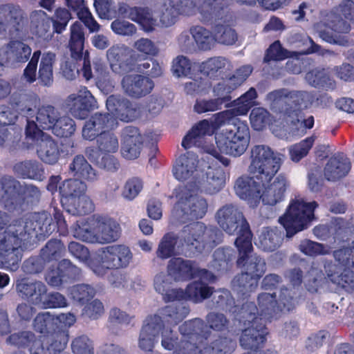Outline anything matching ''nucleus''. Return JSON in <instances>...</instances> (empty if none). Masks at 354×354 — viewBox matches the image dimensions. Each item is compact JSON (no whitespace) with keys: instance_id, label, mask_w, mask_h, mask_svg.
<instances>
[{"instance_id":"6e6552de","label":"nucleus","mask_w":354,"mask_h":354,"mask_svg":"<svg viewBox=\"0 0 354 354\" xmlns=\"http://www.w3.org/2000/svg\"><path fill=\"white\" fill-rule=\"evenodd\" d=\"M254 312L257 313L254 301H247L241 306L238 319L248 327L242 330L239 342L244 349L258 352L266 342L268 331L266 322L257 319Z\"/></svg>"},{"instance_id":"ea45409f","label":"nucleus","mask_w":354,"mask_h":354,"mask_svg":"<svg viewBox=\"0 0 354 354\" xmlns=\"http://www.w3.org/2000/svg\"><path fill=\"white\" fill-rule=\"evenodd\" d=\"M30 26L32 32L38 37H48L50 34V19L46 12L36 10L30 15Z\"/></svg>"},{"instance_id":"6e6d98bb","label":"nucleus","mask_w":354,"mask_h":354,"mask_svg":"<svg viewBox=\"0 0 354 354\" xmlns=\"http://www.w3.org/2000/svg\"><path fill=\"white\" fill-rule=\"evenodd\" d=\"M282 241L281 233L270 228H266L259 236L260 247L266 252L274 251L280 246Z\"/></svg>"},{"instance_id":"39448f33","label":"nucleus","mask_w":354,"mask_h":354,"mask_svg":"<svg viewBox=\"0 0 354 354\" xmlns=\"http://www.w3.org/2000/svg\"><path fill=\"white\" fill-rule=\"evenodd\" d=\"M250 140V129L246 122L236 120L232 128L226 129L221 139L214 144L203 145L202 149L204 153L209 156V158L216 160L223 165L227 166L230 160L222 156L221 153L238 157L247 149Z\"/></svg>"},{"instance_id":"20e7f679","label":"nucleus","mask_w":354,"mask_h":354,"mask_svg":"<svg viewBox=\"0 0 354 354\" xmlns=\"http://www.w3.org/2000/svg\"><path fill=\"white\" fill-rule=\"evenodd\" d=\"M216 219L220 227L227 234H236L234 245L238 251V265H243L253 251V233L243 213L233 204H226L218 209Z\"/></svg>"},{"instance_id":"79ce46f5","label":"nucleus","mask_w":354,"mask_h":354,"mask_svg":"<svg viewBox=\"0 0 354 354\" xmlns=\"http://www.w3.org/2000/svg\"><path fill=\"white\" fill-rule=\"evenodd\" d=\"M257 97V93L254 88H250L247 92L232 102L233 108L227 109L230 111L231 116L234 118L239 115H246L254 104V100Z\"/></svg>"},{"instance_id":"f03ea898","label":"nucleus","mask_w":354,"mask_h":354,"mask_svg":"<svg viewBox=\"0 0 354 354\" xmlns=\"http://www.w3.org/2000/svg\"><path fill=\"white\" fill-rule=\"evenodd\" d=\"M281 156L268 146L254 145L251 149L248 167L251 176H241L236 179L234 184L236 195L249 203H259L263 185L272 180L282 165Z\"/></svg>"},{"instance_id":"5701e85b","label":"nucleus","mask_w":354,"mask_h":354,"mask_svg":"<svg viewBox=\"0 0 354 354\" xmlns=\"http://www.w3.org/2000/svg\"><path fill=\"white\" fill-rule=\"evenodd\" d=\"M122 57L123 50L119 47L112 46L107 50L109 60L118 64L120 68H124L127 72L138 71L146 73V71H149L150 63L149 62H144L142 64H138V58L139 57L138 54L133 53L125 59Z\"/></svg>"},{"instance_id":"f704fd0d","label":"nucleus","mask_w":354,"mask_h":354,"mask_svg":"<svg viewBox=\"0 0 354 354\" xmlns=\"http://www.w3.org/2000/svg\"><path fill=\"white\" fill-rule=\"evenodd\" d=\"M7 58L15 63H26L30 58L32 49L29 45L18 39H10L6 45Z\"/></svg>"},{"instance_id":"864d4df0","label":"nucleus","mask_w":354,"mask_h":354,"mask_svg":"<svg viewBox=\"0 0 354 354\" xmlns=\"http://www.w3.org/2000/svg\"><path fill=\"white\" fill-rule=\"evenodd\" d=\"M102 131L96 140V145L101 153L109 155L118 151L119 142L117 136L112 131Z\"/></svg>"},{"instance_id":"a19ab883","label":"nucleus","mask_w":354,"mask_h":354,"mask_svg":"<svg viewBox=\"0 0 354 354\" xmlns=\"http://www.w3.org/2000/svg\"><path fill=\"white\" fill-rule=\"evenodd\" d=\"M208 171L205 174V179L201 182V185L205 192L210 194L218 192L225 185V179L224 173L221 169H213L208 166Z\"/></svg>"},{"instance_id":"7ed1b4c3","label":"nucleus","mask_w":354,"mask_h":354,"mask_svg":"<svg viewBox=\"0 0 354 354\" xmlns=\"http://www.w3.org/2000/svg\"><path fill=\"white\" fill-rule=\"evenodd\" d=\"M56 231L60 236H66L68 229L61 211L55 209L53 218L46 211L33 212L14 220L3 234H0L7 241L21 245L23 241L28 239L32 232L39 239H45Z\"/></svg>"},{"instance_id":"6ab92c4d","label":"nucleus","mask_w":354,"mask_h":354,"mask_svg":"<svg viewBox=\"0 0 354 354\" xmlns=\"http://www.w3.org/2000/svg\"><path fill=\"white\" fill-rule=\"evenodd\" d=\"M122 86L129 96L140 98L151 92L154 83L151 79L142 75H126L122 80Z\"/></svg>"},{"instance_id":"37998d69","label":"nucleus","mask_w":354,"mask_h":354,"mask_svg":"<svg viewBox=\"0 0 354 354\" xmlns=\"http://www.w3.org/2000/svg\"><path fill=\"white\" fill-rule=\"evenodd\" d=\"M120 226L115 221L111 218L104 219L99 225V243L114 242L120 238Z\"/></svg>"},{"instance_id":"f8f14e48","label":"nucleus","mask_w":354,"mask_h":354,"mask_svg":"<svg viewBox=\"0 0 354 354\" xmlns=\"http://www.w3.org/2000/svg\"><path fill=\"white\" fill-rule=\"evenodd\" d=\"M258 306L255 304L257 313L254 317L261 319L262 322H271L273 316L277 313L279 308L280 310L290 311L295 308V299L290 295L288 288L283 287L281 288L279 300H277L275 292H261L257 297Z\"/></svg>"},{"instance_id":"1a4fd4ad","label":"nucleus","mask_w":354,"mask_h":354,"mask_svg":"<svg viewBox=\"0 0 354 354\" xmlns=\"http://www.w3.org/2000/svg\"><path fill=\"white\" fill-rule=\"evenodd\" d=\"M354 11V0H343L338 7L328 12L324 17L325 29L319 30L320 37L329 44L346 46L348 39L346 35L351 30L347 12Z\"/></svg>"},{"instance_id":"774afa93","label":"nucleus","mask_w":354,"mask_h":354,"mask_svg":"<svg viewBox=\"0 0 354 354\" xmlns=\"http://www.w3.org/2000/svg\"><path fill=\"white\" fill-rule=\"evenodd\" d=\"M299 249L303 254L310 257L330 254V250L324 244L309 239L302 241L299 245Z\"/></svg>"},{"instance_id":"bf43d9fd","label":"nucleus","mask_w":354,"mask_h":354,"mask_svg":"<svg viewBox=\"0 0 354 354\" xmlns=\"http://www.w3.org/2000/svg\"><path fill=\"white\" fill-rule=\"evenodd\" d=\"M213 267L218 272H225L232 266V254L229 249L217 248L213 254Z\"/></svg>"},{"instance_id":"0eeeda50","label":"nucleus","mask_w":354,"mask_h":354,"mask_svg":"<svg viewBox=\"0 0 354 354\" xmlns=\"http://www.w3.org/2000/svg\"><path fill=\"white\" fill-rule=\"evenodd\" d=\"M3 192L0 202L5 209L17 215L39 203L41 193L39 189L32 184L20 182L10 176H4L0 180Z\"/></svg>"},{"instance_id":"dca6fc26","label":"nucleus","mask_w":354,"mask_h":354,"mask_svg":"<svg viewBox=\"0 0 354 354\" xmlns=\"http://www.w3.org/2000/svg\"><path fill=\"white\" fill-rule=\"evenodd\" d=\"M272 180L263 185L261 191V200L264 205H275L283 201L286 193L290 187V182L283 174L274 176Z\"/></svg>"},{"instance_id":"9b49d317","label":"nucleus","mask_w":354,"mask_h":354,"mask_svg":"<svg viewBox=\"0 0 354 354\" xmlns=\"http://www.w3.org/2000/svg\"><path fill=\"white\" fill-rule=\"evenodd\" d=\"M317 207L316 201L306 203L302 200H292L279 220L286 231V236L292 237L306 229L314 218V212Z\"/></svg>"},{"instance_id":"58836bf2","label":"nucleus","mask_w":354,"mask_h":354,"mask_svg":"<svg viewBox=\"0 0 354 354\" xmlns=\"http://www.w3.org/2000/svg\"><path fill=\"white\" fill-rule=\"evenodd\" d=\"M289 102L294 106V109H306L310 108L315 101L322 100L326 95H317L315 92L307 91H288Z\"/></svg>"},{"instance_id":"4d7b16f0","label":"nucleus","mask_w":354,"mask_h":354,"mask_svg":"<svg viewBox=\"0 0 354 354\" xmlns=\"http://www.w3.org/2000/svg\"><path fill=\"white\" fill-rule=\"evenodd\" d=\"M251 253L252 252L248 254V257L243 265L239 266L237 263L236 265L239 268L245 267V272L259 281L266 270V263L260 256L257 254L250 256Z\"/></svg>"},{"instance_id":"2eb2a0df","label":"nucleus","mask_w":354,"mask_h":354,"mask_svg":"<svg viewBox=\"0 0 354 354\" xmlns=\"http://www.w3.org/2000/svg\"><path fill=\"white\" fill-rule=\"evenodd\" d=\"M182 335L173 354H196L198 345L196 341L199 337V318L185 322L179 326Z\"/></svg>"},{"instance_id":"f3484780","label":"nucleus","mask_w":354,"mask_h":354,"mask_svg":"<svg viewBox=\"0 0 354 354\" xmlns=\"http://www.w3.org/2000/svg\"><path fill=\"white\" fill-rule=\"evenodd\" d=\"M199 0H180L175 4L174 1L169 0V6L162 11L160 21L166 26L175 24L180 15L190 16L195 15L199 9Z\"/></svg>"},{"instance_id":"338daca9","label":"nucleus","mask_w":354,"mask_h":354,"mask_svg":"<svg viewBox=\"0 0 354 354\" xmlns=\"http://www.w3.org/2000/svg\"><path fill=\"white\" fill-rule=\"evenodd\" d=\"M290 57H292L291 51L284 48L280 41L277 40L271 44L266 50L264 62H270V61H283Z\"/></svg>"},{"instance_id":"7c9ffc66","label":"nucleus","mask_w":354,"mask_h":354,"mask_svg":"<svg viewBox=\"0 0 354 354\" xmlns=\"http://www.w3.org/2000/svg\"><path fill=\"white\" fill-rule=\"evenodd\" d=\"M165 302L175 301L193 300L195 303L199 301V280L194 281L187 285L185 290L182 288H169L162 295Z\"/></svg>"},{"instance_id":"052dcab7","label":"nucleus","mask_w":354,"mask_h":354,"mask_svg":"<svg viewBox=\"0 0 354 354\" xmlns=\"http://www.w3.org/2000/svg\"><path fill=\"white\" fill-rule=\"evenodd\" d=\"M75 129L76 124L72 118L68 116H59L52 128V132L57 137L68 138L74 133Z\"/></svg>"},{"instance_id":"c756f323","label":"nucleus","mask_w":354,"mask_h":354,"mask_svg":"<svg viewBox=\"0 0 354 354\" xmlns=\"http://www.w3.org/2000/svg\"><path fill=\"white\" fill-rule=\"evenodd\" d=\"M35 330L42 335L40 337L55 339V335L59 332H65L64 330H59L55 320V315L49 312L40 313L37 315L33 322Z\"/></svg>"},{"instance_id":"c9c22d12","label":"nucleus","mask_w":354,"mask_h":354,"mask_svg":"<svg viewBox=\"0 0 354 354\" xmlns=\"http://www.w3.org/2000/svg\"><path fill=\"white\" fill-rule=\"evenodd\" d=\"M305 79L315 88L333 89L335 86V82L330 77L328 69L322 67H316L308 71Z\"/></svg>"},{"instance_id":"423d86ee","label":"nucleus","mask_w":354,"mask_h":354,"mask_svg":"<svg viewBox=\"0 0 354 354\" xmlns=\"http://www.w3.org/2000/svg\"><path fill=\"white\" fill-rule=\"evenodd\" d=\"M189 307L183 303L166 306L156 314L149 315L140 330L138 346L143 351H152L155 338L164 328V322L169 325H177L189 314Z\"/></svg>"},{"instance_id":"bb28decb","label":"nucleus","mask_w":354,"mask_h":354,"mask_svg":"<svg viewBox=\"0 0 354 354\" xmlns=\"http://www.w3.org/2000/svg\"><path fill=\"white\" fill-rule=\"evenodd\" d=\"M167 270L176 281H187L199 275V268L194 267L193 261L180 257L171 258Z\"/></svg>"},{"instance_id":"9d476101","label":"nucleus","mask_w":354,"mask_h":354,"mask_svg":"<svg viewBox=\"0 0 354 354\" xmlns=\"http://www.w3.org/2000/svg\"><path fill=\"white\" fill-rule=\"evenodd\" d=\"M133 259L130 248L123 244H114L101 248L89 261L88 267L97 276H104L109 270H124Z\"/></svg>"},{"instance_id":"8fccbe9b","label":"nucleus","mask_w":354,"mask_h":354,"mask_svg":"<svg viewBox=\"0 0 354 354\" xmlns=\"http://www.w3.org/2000/svg\"><path fill=\"white\" fill-rule=\"evenodd\" d=\"M181 50L187 53L196 51L199 48V26H194L183 31L178 39Z\"/></svg>"},{"instance_id":"4468645a","label":"nucleus","mask_w":354,"mask_h":354,"mask_svg":"<svg viewBox=\"0 0 354 354\" xmlns=\"http://www.w3.org/2000/svg\"><path fill=\"white\" fill-rule=\"evenodd\" d=\"M270 109L279 114L280 118L291 126H297L300 121L301 111L294 109L289 102L288 90L279 88L269 92L266 95Z\"/></svg>"},{"instance_id":"412c9836","label":"nucleus","mask_w":354,"mask_h":354,"mask_svg":"<svg viewBox=\"0 0 354 354\" xmlns=\"http://www.w3.org/2000/svg\"><path fill=\"white\" fill-rule=\"evenodd\" d=\"M118 12L119 15L124 18H128L140 25L146 32L154 30L156 20L147 8L140 7H130L128 4L119 3Z\"/></svg>"},{"instance_id":"3c124183","label":"nucleus","mask_w":354,"mask_h":354,"mask_svg":"<svg viewBox=\"0 0 354 354\" xmlns=\"http://www.w3.org/2000/svg\"><path fill=\"white\" fill-rule=\"evenodd\" d=\"M64 208L72 215L82 216L92 213L95 209V205L92 200L84 194L71 203L64 205Z\"/></svg>"},{"instance_id":"ddd939ff","label":"nucleus","mask_w":354,"mask_h":354,"mask_svg":"<svg viewBox=\"0 0 354 354\" xmlns=\"http://www.w3.org/2000/svg\"><path fill=\"white\" fill-rule=\"evenodd\" d=\"M324 272L319 266L317 261H313L308 270L306 278L305 286L306 290L312 293L317 292L319 288L326 283L327 281L335 284L338 281L339 275L337 271V266L331 260H326L324 262Z\"/></svg>"},{"instance_id":"5fc2aeb1","label":"nucleus","mask_w":354,"mask_h":354,"mask_svg":"<svg viewBox=\"0 0 354 354\" xmlns=\"http://www.w3.org/2000/svg\"><path fill=\"white\" fill-rule=\"evenodd\" d=\"M88 121L100 133L109 129L113 130L118 126L117 120L110 113H95Z\"/></svg>"},{"instance_id":"4be33fe9","label":"nucleus","mask_w":354,"mask_h":354,"mask_svg":"<svg viewBox=\"0 0 354 354\" xmlns=\"http://www.w3.org/2000/svg\"><path fill=\"white\" fill-rule=\"evenodd\" d=\"M106 106L111 114L121 121L128 122L136 117L137 109L127 98L110 95L106 100Z\"/></svg>"},{"instance_id":"a878e982","label":"nucleus","mask_w":354,"mask_h":354,"mask_svg":"<svg viewBox=\"0 0 354 354\" xmlns=\"http://www.w3.org/2000/svg\"><path fill=\"white\" fill-rule=\"evenodd\" d=\"M16 290L22 299L35 305L40 304L42 297L47 292V288L44 283L38 281L30 282L24 278L17 281Z\"/></svg>"},{"instance_id":"e433bc0d","label":"nucleus","mask_w":354,"mask_h":354,"mask_svg":"<svg viewBox=\"0 0 354 354\" xmlns=\"http://www.w3.org/2000/svg\"><path fill=\"white\" fill-rule=\"evenodd\" d=\"M69 170L73 176L87 181H94L97 178L96 171L88 162L84 156L77 155L69 165Z\"/></svg>"},{"instance_id":"09e8293b","label":"nucleus","mask_w":354,"mask_h":354,"mask_svg":"<svg viewBox=\"0 0 354 354\" xmlns=\"http://www.w3.org/2000/svg\"><path fill=\"white\" fill-rule=\"evenodd\" d=\"M201 243L203 249L211 251L222 242L223 234L216 227H207L201 222Z\"/></svg>"},{"instance_id":"cd10ccee","label":"nucleus","mask_w":354,"mask_h":354,"mask_svg":"<svg viewBox=\"0 0 354 354\" xmlns=\"http://www.w3.org/2000/svg\"><path fill=\"white\" fill-rule=\"evenodd\" d=\"M230 113V111L225 110L214 114L210 120H201V153L203 155L201 159L203 161L205 158L209 159L210 157L209 155L203 153L202 146L207 144L203 142V136H212L216 133L222 125L233 118Z\"/></svg>"},{"instance_id":"603ef678","label":"nucleus","mask_w":354,"mask_h":354,"mask_svg":"<svg viewBox=\"0 0 354 354\" xmlns=\"http://www.w3.org/2000/svg\"><path fill=\"white\" fill-rule=\"evenodd\" d=\"M59 116V113L53 106H42L37 111L36 120L42 129L50 130L56 123Z\"/></svg>"},{"instance_id":"b1692460","label":"nucleus","mask_w":354,"mask_h":354,"mask_svg":"<svg viewBox=\"0 0 354 354\" xmlns=\"http://www.w3.org/2000/svg\"><path fill=\"white\" fill-rule=\"evenodd\" d=\"M21 246L7 241L0 235V264L2 267L10 271L18 270L22 258Z\"/></svg>"},{"instance_id":"e2e57ef3","label":"nucleus","mask_w":354,"mask_h":354,"mask_svg":"<svg viewBox=\"0 0 354 354\" xmlns=\"http://www.w3.org/2000/svg\"><path fill=\"white\" fill-rule=\"evenodd\" d=\"M95 289L88 284H77L71 290V296L73 301L81 305L87 304L95 296Z\"/></svg>"},{"instance_id":"a211bd4d","label":"nucleus","mask_w":354,"mask_h":354,"mask_svg":"<svg viewBox=\"0 0 354 354\" xmlns=\"http://www.w3.org/2000/svg\"><path fill=\"white\" fill-rule=\"evenodd\" d=\"M68 335L65 332L58 333L55 339L35 337L29 348L30 354H59L66 348Z\"/></svg>"},{"instance_id":"13d9d810","label":"nucleus","mask_w":354,"mask_h":354,"mask_svg":"<svg viewBox=\"0 0 354 354\" xmlns=\"http://www.w3.org/2000/svg\"><path fill=\"white\" fill-rule=\"evenodd\" d=\"M333 257L342 268H352L354 270V246L343 245L333 250Z\"/></svg>"},{"instance_id":"0e129e2a","label":"nucleus","mask_w":354,"mask_h":354,"mask_svg":"<svg viewBox=\"0 0 354 354\" xmlns=\"http://www.w3.org/2000/svg\"><path fill=\"white\" fill-rule=\"evenodd\" d=\"M270 113L263 107L254 108L250 113L252 127L256 131H262L270 122Z\"/></svg>"},{"instance_id":"49530a36","label":"nucleus","mask_w":354,"mask_h":354,"mask_svg":"<svg viewBox=\"0 0 354 354\" xmlns=\"http://www.w3.org/2000/svg\"><path fill=\"white\" fill-rule=\"evenodd\" d=\"M66 250V246L61 240L51 239L41 249L40 254L47 263H50L59 260L65 255Z\"/></svg>"},{"instance_id":"aec40b11","label":"nucleus","mask_w":354,"mask_h":354,"mask_svg":"<svg viewBox=\"0 0 354 354\" xmlns=\"http://www.w3.org/2000/svg\"><path fill=\"white\" fill-rule=\"evenodd\" d=\"M67 102L71 114L80 120L86 119L94 109L96 104L95 97L88 90H86L82 94L70 95Z\"/></svg>"},{"instance_id":"de8ad7c7","label":"nucleus","mask_w":354,"mask_h":354,"mask_svg":"<svg viewBox=\"0 0 354 354\" xmlns=\"http://www.w3.org/2000/svg\"><path fill=\"white\" fill-rule=\"evenodd\" d=\"M178 236L174 232H167L160 239L156 250V256L160 259H167L177 254L176 246Z\"/></svg>"},{"instance_id":"a18cd8bd","label":"nucleus","mask_w":354,"mask_h":354,"mask_svg":"<svg viewBox=\"0 0 354 354\" xmlns=\"http://www.w3.org/2000/svg\"><path fill=\"white\" fill-rule=\"evenodd\" d=\"M227 60L223 57H214L201 63V73L212 80L221 77Z\"/></svg>"},{"instance_id":"680f3d73","label":"nucleus","mask_w":354,"mask_h":354,"mask_svg":"<svg viewBox=\"0 0 354 354\" xmlns=\"http://www.w3.org/2000/svg\"><path fill=\"white\" fill-rule=\"evenodd\" d=\"M72 18L71 12L65 8L55 9L53 17H50L53 24V32L62 33L66 28L68 21Z\"/></svg>"},{"instance_id":"393cba45","label":"nucleus","mask_w":354,"mask_h":354,"mask_svg":"<svg viewBox=\"0 0 354 354\" xmlns=\"http://www.w3.org/2000/svg\"><path fill=\"white\" fill-rule=\"evenodd\" d=\"M351 168L349 158L344 153L331 156L324 167V176L328 180L335 181L346 176Z\"/></svg>"},{"instance_id":"c85d7f7f","label":"nucleus","mask_w":354,"mask_h":354,"mask_svg":"<svg viewBox=\"0 0 354 354\" xmlns=\"http://www.w3.org/2000/svg\"><path fill=\"white\" fill-rule=\"evenodd\" d=\"M86 185L80 179H67L59 186L62 206L71 203L76 198L86 194Z\"/></svg>"},{"instance_id":"f257e3e1","label":"nucleus","mask_w":354,"mask_h":354,"mask_svg":"<svg viewBox=\"0 0 354 354\" xmlns=\"http://www.w3.org/2000/svg\"><path fill=\"white\" fill-rule=\"evenodd\" d=\"M196 153L191 151L180 155L173 166V175L179 181L189 180L179 187L178 201L172 210V216L181 224H185L181 237L187 246L198 248L199 243V178Z\"/></svg>"},{"instance_id":"69168bd1","label":"nucleus","mask_w":354,"mask_h":354,"mask_svg":"<svg viewBox=\"0 0 354 354\" xmlns=\"http://www.w3.org/2000/svg\"><path fill=\"white\" fill-rule=\"evenodd\" d=\"M36 336L31 331H20L10 335L6 342L18 348H30Z\"/></svg>"},{"instance_id":"2f4dec72","label":"nucleus","mask_w":354,"mask_h":354,"mask_svg":"<svg viewBox=\"0 0 354 354\" xmlns=\"http://www.w3.org/2000/svg\"><path fill=\"white\" fill-rule=\"evenodd\" d=\"M13 171L18 177L23 179L42 181L44 178L43 165L37 160L19 162L13 166Z\"/></svg>"},{"instance_id":"72a5a7b5","label":"nucleus","mask_w":354,"mask_h":354,"mask_svg":"<svg viewBox=\"0 0 354 354\" xmlns=\"http://www.w3.org/2000/svg\"><path fill=\"white\" fill-rule=\"evenodd\" d=\"M37 153L41 161L48 165L57 163L60 156L57 143L50 137L43 138L38 142Z\"/></svg>"},{"instance_id":"c03bdc74","label":"nucleus","mask_w":354,"mask_h":354,"mask_svg":"<svg viewBox=\"0 0 354 354\" xmlns=\"http://www.w3.org/2000/svg\"><path fill=\"white\" fill-rule=\"evenodd\" d=\"M213 302L216 308L232 313L238 319L241 307L235 305L234 299L230 290L225 288L216 290L213 296Z\"/></svg>"},{"instance_id":"4c0bfd02","label":"nucleus","mask_w":354,"mask_h":354,"mask_svg":"<svg viewBox=\"0 0 354 354\" xmlns=\"http://www.w3.org/2000/svg\"><path fill=\"white\" fill-rule=\"evenodd\" d=\"M84 32L80 23L75 21L71 26L69 49L73 59L82 60L84 57Z\"/></svg>"},{"instance_id":"473e14b6","label":"nucleus","mask_w":354,"mask_h":354,"mask_svg":"<svg viewBox=\"0 0 354 354\" xmlns=\"http://www.w3.org/2000/svg\"><path fill=\"white\" fill-rule=\"evenodd\" d=\"M259 285V281L247 272H242L234 276L231 281L232 289L243 298H247L254 292Z\"/></svg>"}]
</instances>
